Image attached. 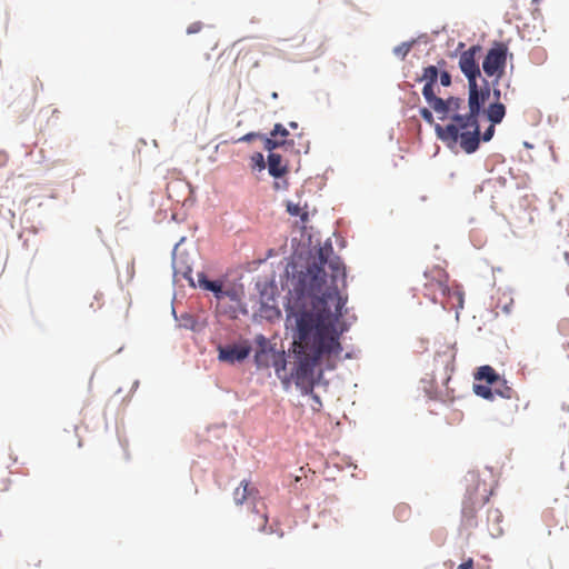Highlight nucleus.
Masks as SVG:
<instances>
[{"label":"nucleus","instance_id":"8","mask_svg":"<svg viewBox=\"0 0 569 569\" xmlns=\"http://www.w3.org/2000/svg\"><path fill=\"white\" fill-rule=\"evenodd\" d=\"M457 351L453 346H445L438 350L433 358L435 377L439 376L443 383H447L455 370Z\"/></svg>","mask_w":569,"mask_h":569},{"label":"nucleus","instance_id":"25","mask_svg":"<svg viewBox=\"0 0 569 569\" xmlns=\"http://www.w3.org/2000/svg\"><path fill=\"white\" fill-rule=\"evenodd\" d=\"M457 569H473V559L469 558L461 565L457 567Z\"/></svg>","mask_w":569,"mask_h":569},{"label":"nucleus","instance_id":"7","mask_svg":"<svg viewBox=\"0 0 569 569\" xmlns=\"http://www.w3.org/2000/svg\"><path fill=\"white\" fill-rule=\"evenodd\" d=\"M507 53L508 47L503 42H495L488 50L482 61V69L488 77L501 78L506 68Z\"/></svg>","mask_w":569,"mask_h":569},{"label":"nucleus","instance_id":"3","mask_svg":"<svg viewBox=\"0 0 569 569\" xmlns=\"http://www.w3.org/2000/svg\"><path fill=\"white\" fill-rule=\"evenodd\" d=\"M439 77V72L437 67L429 66L423 69L422 76L419 79L420 81H425V86L422 88V94L429 104V107L438 114L440 120L450 119L453 122V117L456 114H461L460 110L465 103L463 99L458 97H449L447 99H442L438 97L435 92V84L437 83Z\"/></svg>","mask_w":569,"mask_h":569},{"label":"nucleus","instance_id":"1","mask_svg":"<svg viewBox=\"0 0 569 569\" xmlns=\"http://www.w3.org/2000/svg\"><path fill=\"white\" fill-rule=\"evenodd\" d=\"M339 283L346 287L341 259L333 254L331 246L320 248L317 260L299 279L301 293L310 298L311 309L296 315L293 378L297 387L306 392L313 388L320 360L338 358L342 352L340 337L348 327L340 318L348 297L340 292Z\"/></svg>","mask_w":569,"mask_h":569},{"label":"nucleus","instance_id":"11","mask_svg":"<svg viewBox=\"0 0 569 569\" xmlns=\"http://www.w3.org/2000/svg\"><path fill=\"white\" fill-rule=\"evenodd\" d=\"M502 513L499 509L489 508L487 511V530L489 535L497 538L502 535Z\"/></svg>","mask_w":569,"mask_h":569},{"label":"nucleus","instance_id":"21","mask_svg":"<svg viewBox=\"0 0 569 569\" xmlns=\"http://www.w3.org/2000/svg\"><path fill=\"white\" fill-rule=\"evenodd\" d=\"M197 280L200 288L206 290V283H210L211 280H209L204 272H198L197 273Z\"/></svg>","mask_w":569,"mask_h":569},{"label":"nucleus","instance_id":"26","mask_svg":"<svg viewBox=\"0 0 569 569\" xmlns=\"http://www.w3.org/2000/svg\"><path fill=\"white\" fill-rule=\"evenodd\" d=\"M559 328H560L561 332L569 333V320L568 319L561 320L559 323Z\"/></svg>","mask_w":569,"mask_h":569},{"label":"nucleus","instance_id":"14","mask_svg":"<svg viewBox=\"0 0 569 569\" xmlns=\"http://www.w3.org/2000/svg\"><path fill=\"white\" fill-rule=\"evenodd\" d=\"M497 389H503L502 385H496L492 387L475 385L473 390L477 396L482 397L483 399L492 400L497 395Z\"/></svg>","mask_w":569,"mask_h":569},{"label":"nucleus","instance_id":"6","mask_svg":"<svg viewBox=\"0 0 569 569\" xmlns=\"http://www.w3.org/2000/svg\"><path fill=\"white\" fill-rule=\"evenodd\" d=\"M232 496L234 503L238 506L243 505L247 501H250L253 505L252 512L254 513V517L252 519V529L264 531L268 523V516L264 509L260 510L257 506L260 500L259 490L249 481L243 480L234 489Z\"/></svg>","mask_w":569,"mask_h":569},{"label":"nucleus","instance_id":"13","mask_svg":"<svg viewBox=\"0 0 569 569\" xmlns=\"http://www.w3.org/2000/svg\"><path fill=\"white\" fill-rule=\"evenodd\" d=\"M486 114L491 123H500L506 116V107L501 102L495 101L493 103L489 104L486 110Z\"/></svg>","mask_w":569,"mask_h":569},{"label":"nucleus","instance_id":"27","mask_svg":"<svg viewBox=\"0 0 569 569\" xmlns=\"http://www.w3.org/2000/svg\"><path fill=\"white\" fill-rule=\"evenodd\" d=\"M259 137L258 133H254V132H250V133H247L244 134L242 138H240L239 140L240 141H251L253 140L254 138Z\"/></svg>","mask_w":569,"mask_h":569},{"label":"nucleus","instance_id":"31","mask_svg":"<svg viewBox=\"0 0 569 569\" xmlns=\"http://www.w3.org/2000/svg\"><path fill=\"white\" fill-rule=\"evenodd\" d=\"M533 2L538 3L540 0H532Z\"/></svg>","mask_w":569,"mask_h":569},{"label":"nucleus","instance_id":"9","mask_svg":"<svg viewBox=\"0 0 569 569\" xmlns=\"http://www.w3.org/2000/svg\"><path fill=\"white\" fill-rule=\"evenodd\" d=\"M476 380L486 381V386L492 387L496 385H502L503 389H497V396L506 399H517V392L512 387L508 386L506 379L500 377L496 370L490 366H482L478 369L475 375Z\"/></svg>","mask_w":569,"mask_h":569},{"label":"nucleus","instance_id":"19","mask_svg":"<svg viewBox=\"0 0 569 569\" xmlns=\"http://www.w3.org/2000/svg\"><path fill=\"white\" fill-rule=\"evenodd\" d=\"M270 136L274 137L276 139H287L289 136V131L281 124L277 123L274 124L273 130L271 131Z\"/></svg>","mask_w":569,"mask_h":569},{"label":"nucleus","instance_id":"23","mask_svg":"<svg viewBox=\"0 0 569 569\" xmlns=\"http://www.w3.org/2000/svg\"><path fill=\"white\" fill-rule=\"evenodd\" d=\"M493 133H495V124L491 123L487 129L486 131L483 132L482 134V140L483 141H489L491 140V138L493 137Z\"/></svg>","mask_w":569,"mask_h":569},{"label":"nucleus","instance_id":"28","mask_svg":"<svg viewBox=\"0 0 569 569\" xmlns=\"http://www.w3.org/2000/svg\"><path fill=\"white\" fill-rule=\"evenodd\" d=\"M257 160V164L260 167V168H263L264 167V160H263V156L261 153H257L256 157L253 158Z\"/></svg>","mask_w":569,"mask_h":569},{"label":"nucleus","instance_id":"2","mask_svg":"<svg viewBox=\"0 0 569 569\" xmlns=\"http://www.w3.org/2000/svg\"><path fill=\"white\" fill-rule=\"evenodd\" d=\"M478 51H480V47L472 46L459 56V68L468 79V113L456 114L453 122L447 126H436V134L441 141L449 147L459 142L462 150L467 153L475 152L479 147L480 130L478 117L490 97L488 82L483 80V87H479L477 83V78L480 77L479 64L476 60Z\"/></svg>","mask_w":569,"mask_h":569},{"label":"nucleus","instance_id":"24","mask_svg":"<svg viewBox=\"0 0 569 569\" xmlns=\"http://www.w3.org/2000/svg\"><path fill=\"white\" fill-rule=\"evenodd\" d=\"M201 29H202V23L198 21V22H193V23H191V24L188 27L187 32H188L189 34H192V33H197V32H199Z\"/></svg>","mask_w":569,"mask_h":569},{"label":"nucleus","instance_id":"16","mask_svg":"<svg viewBox=\"0 0 569 569\" xmlns=\"http://www.w3.org/2000/svg\"><path fill=\"white\" fill-rule=\"evenodd\" d=\"M206 290L214 293L217 299H222L224 296H229L228 291H224L222 288L221 281H211L210 283H206Z\"/></svg>","mask_w":569,"mask_h":569},{"label":"nucleus","instance_id":"30","mask_svg":"<svg viewBox=\"0 0 569 569\" xmlns=\"http://www.w3.org/2000/svg\"><path fill=\"white\" fill-rule=\"evenodd\" d=\"M290 127L291 128H297V123L296 122H290Z\"/></svg>","mask_w":569,"mask_h":569},{"label":"nucleus","instance_id":"18","mask_svg":"<svg viewBox=\"0 0 569 569\" xmlns=\"http://www.w3.org/2000/svg\"><path fill=\"white\" fill-rule=\"evenodd\" d=\"M284 139H276L274 137L264 138L263 148L268 151H272L276 148L282 147Z\"/></svg>","mask_w":569,"mask_h":569},{"label":"nucleus","instance_id":"17","mask_svg":"<svg viewBox=\"0 0 569 569\" xmlns=\"http://www.w3.org/2000/svg\"><path fill=\"white\" fill-rule=\"evenodd\" d=\"M287 211L291 216H300L302 222H307L308 221V212L307 211L301 212V208H300L299 204H296V203H292V202H288L287 203Z\"/></svg>","mask_w":569,"mask_h":569},{"label":"nucleus","instance_id":"10","mask_svg":"<svg viewBox=\"0 0 569 569\" xmlns=\"http://www.w3.org/2000/svg\"><path fill=\"white\" fill-rule=\"evenodd\" d=\"M219 360L223 362L234 363L242 361L249 356V348L239 346L219 347Z\"/></svg>","mask_w":569,"mask_h":569},{"label":"nucleus","instance_id":"15","mask_svg":"<svg viewBox=\"0 0 569 569\" xmlns=\"http://www.w3.org/2000/svg\"><path fill=\"white\" fill-rule=\"evenodd\" d=\"M256 342L260 346V350L256 352V362L259 366H268V353L266 351L267 340L263 336H258Z\"/></svg>","mask_w":569,"mask_h":569},{"label":"nucleus","instance_id":"29","mask_svg":"<svg viewBox=\"0 0 569 569\" xmlns=\"http://www.w3.org/2000/svg\"><path fill=\"white\" fill-rule=\"evenodd\" d=\"M493 97H495L496 101H499V99H500V90L499 89H493Z\"/></svg>","mask_w":569,"mask_h":569},{"label":"nucleus","instance_id":"20","mask_svg":"<svg viewBox=\"0 0 569 569\" xmlns=\"http://www.w3.org/2000/svg\"><path fill=\"white\" fill-rule=\"evenodd\" d=\"M419 113H420V116L422 117V119H423L427 123H429V124H433V127L436 128V126H437L438 123H436V122H435V118H433V114H432V112L430 111V109H428V108H421V109L419 110Z\"/></svg>","mask_w":569,"mask_h":569},{"label":"nucleus","instance_id":"12","mask_svg":"<svg viewBox=\"0 0 569 569\" xmlns=\"http://www.w3.org/2000/svg\"><path fill=\"white\" fill-rule=\"evenodd\" d=\"M268 170L274 178L282 177L287 172V167L282 166V158L280 154L270 152L268 156Z\"/></svg>","mask_w":569,"mask_h":569},{"label":"nucleus","instance_id":"4","mask_svg":"<svg viewBox=\"0 0 569 569\" xmlns=\"http://www.w3.org/2000/svg\"><path fill=\"white\" fill-rule=\"evenodd\" d=\"M426 282L423 284V295L432 302H439L445 308H462L463 293L458 287L448 286V276L441 269H435L430 273H425Z\"/></svg>","mask_w":569,"mask_h":569},{"label":"nucleus","instance_id":"5","mask_svg":"<svg viewBox=\"0 0 569 569\" xmlns=\"http://www.w3.org/2000/svg\"><path fill=\"white\" fill-rule=\"evenodd\" d=\"M467 495L462 503V521L468 527H475L476 511L478 508L483 507L491 493L492 489L485 480L480 479L477 472H468L466 477Z\"/></svg>","mask_w":569,"mask_h":569},{"label":"nucleus","instance_id":"22","mask_svg":"<svg viewBox=\"0 0 569 569\" xmlns=\"http://www.w3.org/2000/svg\"><path fill=\"white\" fill-rule=\"evenodd\" d=\"M438 78H440V83L443 87H449L451 84V76L449 74V72L443 71L439 74Z\"/></svg>","mask_w":569,"mask_h":569}]
</instances>
